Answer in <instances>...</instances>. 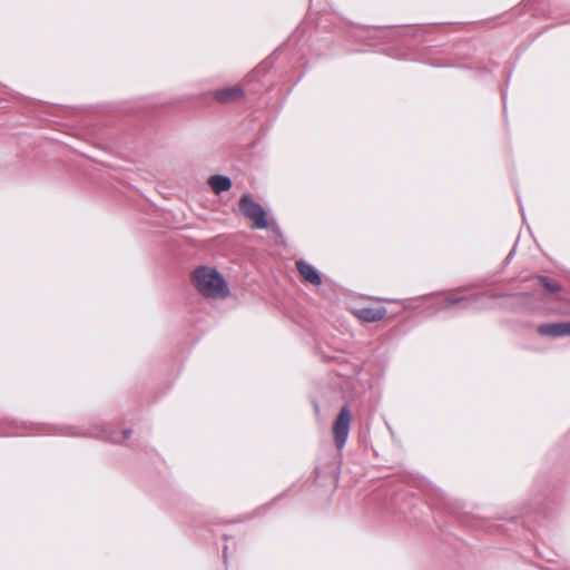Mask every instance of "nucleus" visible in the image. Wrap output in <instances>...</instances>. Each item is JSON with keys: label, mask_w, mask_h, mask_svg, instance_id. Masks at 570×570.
Listing matches in <instances>:
<instances>
[{"label": "nucleus", "mask_w": 570, "mask_h": 570, "mask_svg": "<svg viewBox=\"0 0 570 570\" xmlns=\"http://www.w3.org/2000/svg\"><path fill=\"white\" fill-rule=\"evenodd\" d=\"M296 267L305 281L316 286H320L322 284L321 275L313 265L304 261H297Z\"/></svg>", "instance_id": "7"}, {"label": "nucleus", "mask_w": 570, "mask_h": 570, "mask_svg": "<svg viewBox=\"0 0 570 570\" xmlns=\"http://www.w3.org/2000/svg\"><path fill=\"white\" fill-rule=\"evenodd\" d=\"M193 283L199 294L207 298H226L229 288L222 274L213 267L199 266L193 272Z\"/></svg>", "instance_id": "1"}, {"label": "nucleus", "mask_w": 570, "mask_h": 570, "mask_svg": "<svg viewBox=\"0 0 570 570\" xmlns=\"http://www.w3.org/2000/svg\"><path fill=\"white\" fill-rule=\"evenodd\" d=\"M239 209L246 217L253 220V229H264L268 227V220L264 208L261 204L254 200L250 195L245 194L242 196L239 200Z\"/></svg>", "instance_id": "2"}, {"label": "nucleus", "mask_w": 570, "mask_h": 570, "mask_svg": "<svg viewBox=\"0 0 570 570\" xmlns=\"http://www.w3.org/2000/svg\"><path fill=\"white\" fill-rule=\"evenodd\" d=\"M385 314L386 309L384 307H363L357 311L358 318L367 323L380 321Z\"/></svg>", "instance_id": "9"}, {"label": "nucleus", "mask_w": 570, "mask_h": 570, "mask_svg": "<svg viewBox=\"0 0 570 570\" xmlns=\"http://www.w3.org/2000/svg\"><path fill=\"white\" fill-rule=\"evenodd\" d=\"M208 185L215 194L220 195L222 193L228 191L233 183L228 176L213 175L208 179Z\"/></svg>", "instance_id": "8"}, {"label": "nucleus", "mask_w": 570, "mask_h": 570, "mask_svg": "<svg viewBox=\"0 0 570 570\" xmlns=\"http://www.w3.org/2000/svg\"><path fill=\"white\" fill-rule=\"evenodd\" d=\"M539 283L542 287H544L548 292L550 293H557L560 291V286L558 283H554L552 282L549 277L547 276H540L539 277Z\"/></svg>", "instance_id": "10"}, {"label": "nucleus", "mask_w": 570, "mask_h": 570, "mask_svg": "<svg viewBox=\"0 0 570 570\" xmlns=\"http://www.w3.org/2000/svg\"><path fill=\"white\" fill-rule=\"evenodd\" d=\"M350 424H351V412L348 406H343L340 410L338 415L334 422L333 433H334V442L338 450H341L347 440L350 433Z\"/></svg>", "instance_id": "3"}, {"label": "nucleus", "mask_w": 570, "mask_h": 570, "mask_svg": "<svg viewBox=\"0 0 570 570\" xmlns=\"http://www.w3.org/2000/svg\"><path fill=\"white\" fill-rule=\"evenodd\" d=\"M487 298L484 294L472 296H446L443 301V307L449 308L454 305H460L462 309H478L483 307V301Z\"/></svg>", "instance_id": "4"}, {"label": "nucleus", "mask_w": 570, "mask_h": 570, "mask_svg": "<svg viewBox=\"0 0 570 570\" xmlns=\"http://www.w3.org/2000/svg\"><path fill=\"white\" fill-rule=\"evenodd\" d=\"M244 96V90L239 86L218 89L214 92V98L222 104L239 100Z\"/></svg>", "instance_id": "6"}, {"label": "nucleus", "mask_w": 570, "mask_h": 570, "mask_svg": "<svg viewBox=\"0 0 570 570\" xmlns=\"http://www.w3.org/2000/svg\"><path fill=\"white\" fill-rule=\"evenodd\" d=\"M116 436H117V433H116V432H112V433L108 436V439H109L110 441H112V442H117L118 440L116 439Z\"/></svg>", "instance_id": "12"}, {"label": "nucleus", "mask_w": 570, "mask_h": 570, "mask_svg": "<svg viewBox=\"0 0 570 570\" xmlns=\"http://www.w3.org/2000/svg\"><path fill=\"white\" fill-rule=\"evenodd\" d=\"M514 252H515V248H513V249L509 253L508 258L513 257Z\"/></svg>", "instance_id": "14"}, {"label": "nucleus", "mask_w": 570, "mask_h": 570, "mask_svg": "<svg viewBox=\"0 0 570 570\" xmlns=\"http://www.w3.org/2000/svg\"><path fill=\"white\" fill-rule=\"evenodd\" d=\"M538 333L552 337L568 336L570 335V322L541 324L538 327Z\"/></svg>", "instance_id": "5"}, {"label": "nucleus", "mask_w": 570, "mask_h": 570, "mask_svg": "<svg viewBox=\"0 0 570 570\" xmlns=\"http://www.w3.org/2000/svg\"><path fill=\"white\" fill-rule=\"evenodd\" d=\"M65 433H66V434H68V435H76V433H75V432H71V431H70V429H68Z\"/></svg>", "instance_id": "13"}, {"label": "nucleus", "mask_w": 570, "mask_h": 570, "mask_svg": "<svg viewBox=\"0 0 570 570\" xmlns=\"http://www.w3.org/2000/svg\"><path fill=\"white\" fill-rule=\"evenodd\" d=\"M132 431L130 429H126L121 432L122 439H128L131 435Z\"/></svg>", "instance_id": "11"}, {"label": "nucleus", "mask_w": 570, "mask_h": 570, "mask_svg": "<svg viewBox=\"0 0 570 570\" xmlns=\"http://www.w3.org/2000/svg\"><path fill=\"white\" fill-rule=\"evenodd\" d=\"M226 551H227V548L225 547L224 548V557L226 558Z\"/></svg>", "instance_id": "15"}]
</instances>
